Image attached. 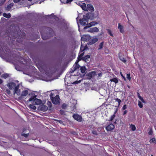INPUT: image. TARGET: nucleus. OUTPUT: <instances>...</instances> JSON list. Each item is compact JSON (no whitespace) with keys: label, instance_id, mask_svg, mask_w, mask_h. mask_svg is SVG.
<instances>
[{"label":"nucleus","instance_id":"nucleus-1","mask_svg":"<svg viewBox=\"0 0 156 156\" xmlns=\"http://www.w3.org/2000/svg\"><path fill=\"white\" fill-rule=\"evenodd\" d=\"M7 86L9 89L12 91L14 96L16 95L20 96L21 98L26 96L29 92L28 90H23L21 93L20 90L19 88L20 84L18 83L16 84L14 82H10L7 84Z\"/></svg>","mask_w":156,"mask_h":156},{"label":"nucleus","instance_id":"nucleus-2","mask_svg":"<svg viewBox=\"0 0 156 156\" xmlns=\"http://www.w3.org/2000/svg\"><path fill=\"white\" fill-rule=\"evenodd\" d=\"M28 101H32V104L34 105H39L42 103L41 100L33 97H31L29 98Z\"/></svg>","mask_w":156,"mask_h":156},{"label":"nucleus","instance_id":"nucleus-3","mask_svg":"<svg viewBox=\"0 0 156 156\" xmlns=\"http://www.w3.org/2000/svg\"><path fill=\"white\" fill-rule=\"evenodd\" d=\"M80 23L82 25L85 26L88 25V22L87 16H84L82 19L80 20Z\"/></svg>","mask_w":156,"mask_h":156},{"label":"nucleus","instance_id":"nucleus-4","mask_svg":"<svg viewBox=\"0 0 156 156\" xmlns=\"http://www.w3.org/2000/svg\"><path fill=\"white\" fill-rule=\"evenodd\" d=\"M52 101L53 104H58L59 103V98L58 95H56L55 97L53 98L51 96H50Z\"/></svg>","mask_w":156,"mask_h":156},{"label":"nucleus","instance_id":"nucleus-5","mask_svg":"<svg viewBox=\"0 0 156 156\" xmlns=\"http://www.w3.org/2000/svg\"><path fill=\"white\" fill-rule=\"evenodd\" d=\"M90 39V36L88 35H84L81 37V39L83 41H87Z\"/></svg>","mask_w":156,"mask_h":156},{"label":"nucleus","instance_id":"nucleus-6","mask_svg":"<svg viewBox=\"0 0 156 156\" xmlns=\"http://www.w3.org/2000/svg\"><path fill=\"white\" fill-rule=\"evenodd\" d=\"M73 117L74 119L78 121L81 122L82 120V117L78 114H74L73 115Z\"/></svg>","mask_w":156,"mask_h":156},{"label":"nucleus","instance_id":"nucleus-7","mask_svg":"<svg viewBox=\"0 0 156 156\" xmlns=\"http://www.w3.org/2000/svg\"><path fill=\"white\" fill-rule=\"evenodd\" d=\"M88 31L91 33L97 32L99 31V29L96 27L90 28Z\"/></svg>","mask_w":156,"mask_h":156},{"label":"nucleus","instance_id":"nucleus-8","mask_svg":"<svg viewBox=\"0 0 156 156\" xmlns=\"http://www.w3.org/2000/svg\"><path fill=\"white\" fill-rule=\"evenodd\" d=\"M114 128V125L112 124H111L106 127V129L108 131H110L113 130Z\"/></svg>","mask_w":156,"mask_h":156},{"label":"nucleus","instance_id":"nucleus-9","mask_svg":"<svg viewBox=\"0 0 156 156\" xmlns=\"http://www.w3.org/2000/svg\"><path fill=\"white\" fill-rule=\"evenodd\" d=\"M118 28L119 30V31L121 33H123L124 32V27L120 23H118Z\"/></svg>","mask_w":156,"mask_h":156},{"label":"nucleus","instance_id":"nucleus-10","mask_svg":"<svg viewBox=\"0 0 156 156\" xmlns=\"http://www.w3.org/2000/svg\"><path fill=\"white\" fill-rule=\"evenodd\" d=\"M97 23L96 22H91L90 23L88 24V26L87 27H85L84 28V29L85 30L88 27H91L92 26L95 25L96 24H97Z\"/></svg>","mask_w":156,"mask_h":156},{"label":"nucleus","instance_id":"nucleus-11","mask_svg":"<svg viewBox=\"0 0 156 156\" xmlns=\"http://www.w3.org/2000/svg\"><path fill=\"white\" fill-rule=\"evenodd\" d=\"M87 11L89 10L91 12H93L94 10V9L93 5H88L87 6Z\"/></svg>","mask_w":156,"mask_h":156},{"label":"nucleus","instance_id":"nucleus-12","mask_svg":"<svg viewBox=\"0 0 156 156\" xmlns=\"http://www.w3.org/2000/svg\"><path fill=\"white\" fill-rule=\"evenodd\" d=\"M80 6L83 10L87 11V7H86V4L85 3H82Z\"/></svg>","mask_w":156,"mask_h":156},{"label":"nucleus","instance_id":"nucleus-13","mask_svg":"<svg viewBox=\"0 0 156 156\" xmlns=\"http://www.w3.org/2000/svg\"><path fill=\"white\" fill-rule=\"evenodd\" d=\"M48 109V107L46 105H43L41 107V110L44 112L46 111Z\"/></svg>","mask_w":156,"mask_h":156},{"label":"nucleus","instance_id":"nucleus-14","mask_svg":"<svg viewBox=\"0 0 156 156\" xmlns=\"http://www.w3.org/2000/svg\"><path fill=\"white\" fill-rule=\"evenodd\" d=\"M80 54L78 58V61H80L82 58V56L84 55V52H83V50L80 51Z\"/></svg>","mask_w":156,"mask_h":156},{"label":"nucleus","instance_id":"nucleus-15","mask_svg":"<svg viewBox=\"0 0 156 156\" xmlns=\"http://www.w3.org/2000/svg\"><path fill=\"white\" fill-rule=\"evenodd\" d=\"M98 41V39L96 37H94L92 40L91 43L92 44L95 43Z\"/></svg>","mask_w":156,"mask_h":156},{"label":"nucleus","instance_id":"nucleus-16","mask_svg":"<svg viewBox=\"0 0 156 156\" xmlns=\"http://www.w3.org/2000/svg\"><path fill=\"white\" fill-rule=\"evenodd\" d=\"M149 142L151 143L155 144H156V140L155 138H153L150 140Z\"/></svg>","mask_w":156,"mask_h":156},{"label":"nucleus","instance_id":"nucleus-17","mask_svg":"<svg viewBox=\"0 0 156 156\" xmlns=\"http://www.w3.org/2000/svg\"><path fill=\"white\" fill-rule=\"evenodd\" d=\"M90 58V56L89 55H87L82 58L83 60L87 62L88 60L87 59Z\"/></svg>","mask_w":156,"mask_h":156},{"label":"nucleus","instance_id":"nucleus-18","mask_svg":"<svg viewBox=\"0 0 156 156\" xmlns=\"http://www.w3.org/2000/svg\"><path fill=\"white\" fill-rule=\"evenodd\" d=\"M3 16L6 18H9L11 17V15L10 13L7 14L5 13H4L3 14Z\"/></svg>","mask_w":156,"mask_h":156},{"label":"nucleus","instance_id":"nucleus-19","mask_svg":"<svg viewBox=\"0 0 156 156\" xmlns=\"http://www.w3.org/2000/svg\"><path fill=\"white\" fill-rule=\"evenodd\" d=\"M106 30L107 31L108 33L111 36L113 37V34L112 33V30L109 29H107Z\"/></svg>","mask_w":156,"mask_h":156},{"label":"nucleus","instance_id":"nucleus-20","mask_svg":"<svg viewBox=\"0 0 156 156\" xmlns=\"http://www.w3.org/2000/svg\"><path fill=\"white\" fill-rule=\"evenodd\" d=\"M80 70L82 73H84L86 70V68L85 67L82 66L81 67Z\"/></svg>","mask_w":156,"mask_h":156},{"label":"nucleus","instance_id":"nucleus-21","mask_svg":"<svg viewBox=\"0 0 156 156\" xmlns=\"http://www.w3.org/2000/svg\"><path fill=\"white\" fill-rule=\"evenodd\" d=\"M29 94V95L31 96V97L35 98L36 97V95H35L34 92L30 93Z\"/></svg>","mask_w":156,"mask_h":156},{"label":"nucleus","instance_id":"nucleus-22","mask_svg":"<svg viewBox=\"0 0 156 156\" xmlns=\"http://www.w3.org/2000/svg\"><path fill=\"white\" fill-rule=\"evenodd\" d=\"M103 42H102L100 44L98 49H101L103 48Z\"/></svg>","mask_w":156,"mask_h":156},{"label":"nucleus","instance_id":"nucleus-23","mask_svg":"<svg viewBox=\"0 0 156 156\" xmlns=\"http://www.w3.org/2000/svg\"><path fill=\"white\" fill-rule=\"evenodd\" d=\"M33 105H30L29 106L30 108L32 109L35 110L36 109V107Z\"/></svg>","mask_w":156,"mask_h":156},{"label":"nucleus","instance_id":"nucleus-24","mask_svg":"<svg viewBox=\"0 0 156 156\" xmlns=\"http://www.w3.org/2000/svg\"><path fill=\"white\" fill-rule=\"evenodd\" d=\"M130 127L133 131H134L136 130V128L135 126L133 125H131L130 126Z\"/></svg>","mask_w":156,"mask_h":156},{"label":"nucleus","instance_id":"nucleus-25","mask_svg":"<svg viewBox=\"0 0 156 156\" xmlns=\"http://www.w3.org/2000/svg\"><path fill=\"white\" fill-rule=\"evenodd\" d=\"M119 58L120 60L123 62H126V60L125 58L123 57H121V56H119Z\"/></svg>","mask_w":156,"mask_h":156},{"label":"nucleus","instance_id":"nucleus-26","mask_svg":"<svg viewBox=\"0 0 156 156\" xmlns=\"http://www.w3.org/2000/svg\"><path fill=\"white\" fill-rule=\"evenodd\" d=\"M111 81H113L115 83H117L118 82V80L116 78H114L113 79H112L111 80Z\"/></svg>","mask_w":156,"mask_h":156},{"label":"nucleus","instance_id":"nucleus-27","mask_svg":"<svg viewBox=\"0 0 156 156\" xmlns=\"http://www.w3.org/2000/svg\"><path fill=\"white\" fill-rule=\"evenodd\" d=\"M12 6L11 4L8 5L6 8V10L8 11L11 8Z\"/></svg>","mask_w":156,"mask_h":156},{"label":"nucleus","instance_id":"nucleus-28","mask_svg":"<svg viewBox=\"0 0 156 156\" xmlns=\"http://www.w3.org/2000/svg\"><path fill=\"white\" fill-rule=\"evenodd\" d=\"M138 105L140 108H142L143 107V105L141 102L140 101H138Z\"/></svg>","mask_w":156,"mask_h":156},{"label":"nucleus","instance_id":"nucleus-29","mask_svg":"<svg viewBox=\"0 0 156 156\" xmlns=\"http://www.w3.org/2000/svg\"><path fill=\"white\" fill-rule=\"evenodd\" d=\"M8 76V75L7 74H3L2 75V77L5 79Z\"/></svg>","mask_w":156,"mask_h":156},{"label":"nucleus","instance_id":"nucleus-30","mask_svg":"<svg viewBox=\"0 0 156 156\" xmlns=\"http://www.w3.org/2000/svg\"><path fill=\"white\" fill-rule=\"evenodd\" d=\"M126 78L127 79L129 80H131V77L130 76V74L129 73L128 74H127L126 75Z\"/></svg>","mask_w":156,"mask_h":156},{"label":"nucleus","instance_id":"nucleus-31","mask_svg":"<svg viewBox=\"0 0 156 156\" xmlns=\"http://www.w3.org/2000/svg\"><path fill=\"white\" fill-rule=\"evenodd\" d=\"M115 116V115H111L110 118L109 120L111 121H112L113 119L114 118Z\"/></svg>","mask_w":156,"mask_h":156},{"label":"nucleus","instance_id":"nucleus-32","mask_svg":"<svg viewBox=\"0 0 156 156\" xmlns=\"http://www.w3.org/2000/svg\"><path fill=\"white\" fill-rule=\"evenodd\" d=\"M139 98L143 103H145L144 100L143 98L142 97H141V96H140V98Z\"/></svg>","mask_w":156,"mask_h":156},{"label":"nucleus","instance_id":"nucleus-33","mask_svg":"<svg viewBox=\"0 0 156 156\" xmlns=\"http://www.w3.org/2000/svg\"><path fill=\"white\" fill-rule=\"evenodd\" d=\"M116 101L118 102L119 103V105L120 103L121 102V100L120 99L117 98L116 99Z\"/></svg>","mask_w":156,"mask_h":156},{"label":"nucleus","instance_id":"nucleus-34","mask_svg":"<svg viewBox=\"0 0 156 156\" xmlns=\"http://www.w3.org/2000/svg\"><path fill=\"white\" fill-rule=\"evenodd\" d=\"M148 133L149 135H152V134L153 132L151 129H150V130L149 131Z\"/></svg>","mask_w":156,"mask_h":156},{"label":"nucleus","instance_id":"nucleus-35","mask_svg":"<svg viewBox=\"0 0 156 156\" xmlns=\"http://www.w3.org/2000/svg\"><path fill=\"white\" fill-rule=\"evenodd\" d=\"M120 75H121V76H122V78H123L124 79V80H126V78H125V77H124V76H123V74H122V73L121 72H120Z\"/></svg>","mask_w":156,"mask_h":156},{"label":"nucleus","instance_id":"nucleus-36","mask_svg":"<svg viewBox=\"0 0 156 156\" xmlns=\"http://www.w3.org/2000/svg\"><path fill=\"white\" fill-rule=\"evenodd\" d=\"M6 92L7 93L9 94H11V92L10 91V90L8 89H7L6 90Z\"/></svg>","mask_w":156,"mask_h":156},{"label":"nucleus","instance_id":"nucleus-37","mask_svg":"<svg viewBox=\"0 0 156 156\" xmlns=\"http://www.w3.org/2000/svg\"><path fill=\"white\" fill-rule=\"evenodd\" d=\"M127 108L126 105H125L122 107V109L123 110H124Z\"/></svg>","mask_w":156,"mask_h":156},{"label":"nucleus","instance_id":"nucleus-38","mask_svg":"<svg viewBox=\"0 0 156 156\" xmlns=\"http://www.w3.org/2000/svg\"><path fill=\"white\" fill-rule=\"evenodd\" d=\"M79 66H77L76 65V66H75V67H74L73 69H74V70H76V69L77 68H79Z\"/></svg>","mask_w":156,"mask_h":156},{"label":"nucleus","instance_id":"nucleus-39","mask_svg":"<svg viewBox=\"0 0 156 156\" xmlns=\"http://www.w3.org/2000/svg\"><path fill=\"white\" fill-rule=\"evenodd\" d=\"M95 72H90V75L91 76L94 75L95 74Z\"/></svg>","mask_w":156,"mask_h":156},{"label":"nucleus","instance_id":"nucleus-40","mask_svg":"<svg viewBox=\"0 0 156 156\" xmlns=\"http://www.w3.org/2000/svg\"><path fill=\"white\" fill-rule=\"evenodd\" d=\"M66 105L65 104H63L62 105V108H66Z\"/></svg>","mask_w":156,"mask_h":156},{"label":"nucleus","instance_id":"nucleus-41","mask_svg":"<svg viewBox=\"0 0 156 156\" xmlns=\"http://www.w3.org/2000/svg\"><path fill=\"white\" fill-rule=\"evenodd\" d=\"M23 136H24V137H27L28 136V134H23Z\"/></svg>","mask_w":156,"mask_h":156},{"label":"nucleus","instance_id":"nucleus-42","mask_svg":"<svg viewBox=\"0 0 156 156\" xmlns=\"http://www.w3.org/2000/svg\"><path fill=\"white\" fill-rule=\"evenodd\" d=\"M45 0H38V1L37 2L39 4H41V2H43Z\"/></svg>","mask_w":156,"mask_h":156},{"label":"nucleus","instance_id":"nucleus-43","mask_svg":"<svg viewBox=\"0 0 156 156\" xmlns=\"http://www.w3.org/2000/svg\"><path fill=\"white\" fill-rule=\"evenodd\" d=\"M21 0H13V1L14 2L17 3L19 1H20Z\"/></svg>","mask_w":156,"mask_h":156},{"label":"nucleus","instance_id":"nucleus-44","mask_svg":"<svg viewBox=\"0 0 156 156\" xmlns=\"http://www.w3.org/2000/svg\"><path fill=\"white\" fill-rule=\"evenodd\" d=\"M73 0H67L66 1L67 3H68L72 1Z\"/></svg>","mask_w":156,"mask_h":156},{"label":"nucleus","instance_id":"nucleus-45","mask_svg":"<svg viewBox=\"0 0 156 156\" xmlns=\"http://www.w3.org/2000/svg\"><path fill=\"white\" fill-rule=\"evenodd\" d=\"M48 105H49L50 106H51V102L48 101Z\"/></svg>","mask_w":156,"mask_h":156},{"label":"nucleus","instance_id":"nucleus-46","mask_svg":"<svg viewBox=\"0 0 156 156\" xmlns=\"http://www.w3.org/2000/svg\"><path fill=\"white\" fill-rule=\"evenodd\" d=\"M58 121L59 122L60 124H62V121L61 120H58Z\"/></svg>","mask_w":156,"mask_h":156},{"label":"nucleus","instance_id":"nucleus-47","mask_svg":"<svg viewBox=\"0 0 156 156\" xmlns=\"http://www.w3.org/2000/svg\"><path fill=\"white\" fill-rule=\"evenodd\" d=\"M98 76L99 77H101L102 76V73H99L98 74Z\"/></svg>","mask_w":156,"mask_h":156},{"label":"nucleus","instance_id":"nucleus-48","mask_svg":"<svg viewBox=\"0 0 156 156\" xmlns=\"http://www.w3.org/2000/svg\"><path fill=\"white\" fill-rule=\"evenodd\" d=\"M127 111L126 110H125L123 114L125 115L127 113Z\"/></svg>","mask_w":156,"mask_h":156},{"label":"nucleus","instance_id":"nucleus-49","mask_svg":"<svg viewBox=\"0 0 156 156\" xmlns=\"http://www.w3.org/2000/svg\"><path fill=\"white\" fill-rule=\"evenodd\" d=\"M3 80H2L0 79V84H1L3 82Z\"/></svg>","mask_w":156,"mask_h":156},{"label":"nucleus","instance_id":"nucleus-50","mask_svg":"<svg viewBox=\"0 0 156 156\" xmlns=\"http://www.w3.org/2000/svg\"><path fill=\"white\" fill-rule=\"evenodd\" d=\"M137 96H138V97L139 98H140V94H139V93H137Z\"/></svg>","mask_w":156,"mask_h":156},{"label":"nucleus","instance_id":"nucleus-51","mask_svg":"<svg viewBox=\"0 0 156 156\" xmlns=\"http://www.w3.org/2000/svg\"><path fill=\"white\" fill-rule=\"evenodd\" d=\"M42 37L43 39L44 40L46 39V38H45L43 36Z\"/></svg>","mask_w":156,"mask_h":156},{"label":"nucleus","instance_id":"nucleus-52","mask_svg":"<svg viewBox=\"0 0 156 156\" xmlns=\"http://www.w3.org/2000/svg\"><path fill=\"white\" fill-rule=\"evenodd\" d=\"M119 156H121V155L119 154Z\"/></svg>","mask_w":156,"mask_h":156},{"label":"nucleus","instance_id":"nucleus-53","mask_svg":"<svg viewBox=\"0 0 156 156\" xmlns=\"http://www.w3.org/2000/svg\"><path fill=\"white\" fill-rule=\"evenodd\" d=\"M16 70H19V69H17L16 68Z\"/></svg>","mask_w":156,"mask_h":156},{"label":"nucleus","instance_id":"nucleus-54","mask_svg":"<svg viewBox=\"0 0 156 156\" xmlns=\"http://www.w3.org/2000/svg\"><path fill=\"white\" fill-rule=\"evenodd\" d=\"M77 18H78V17L76 18L77 20Z\"/></svg>","mask_w":156,"mask_h":156},{"label":"nucleus","instance_id":"nucleus-55","mask_svg":"<svg viewBox=\"0 0 156 156\" xmlns=\"http://www.w3.org/2000/svg\"><path fill=\"white\" fill-rule=\"evenodd\" d=\"M1 74V73L0 72V75Z\"/></svg>","mask_w":156,"mask_h":156},{"label":"nucleus","instance_id":"nucleus-56","mask_svg":"<svg viewBox=\"0 0 156 156\" xmlns=\"http://www.w3.org/2000/svg\"><path fill=\"white\" fill-rule=\"evenodd\" d=\"M151 156H153V155H151Z\"/></svg>","mask_w":156,"mask_h":156}]
</instances>
